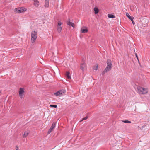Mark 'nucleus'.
<instances>
[{
    "label": "nucleus",
    "instance_id": "obj_1",
    "mask_svg": "<svg viewBox=\"0 0 150 150\" xmlns=\"http://www.w3.org/2000/svg\"><path fill=\"white\" fill-rule=\"evenodd\" d=\"M37 31H32L31 34V39L32 41V43L35 42V40L37 38L38 33Z\"/></svg>",
    "mask_w": 150,
    "mask_h": 150
},
{
    "label": "nucleus",
    "instance_id": "obj_2",
    "mask_svg": "<svg viewBox=\"0 0 150 150\" xmlns=\"http://www.w3.org/2000/svg\"><path fill=\"white\" fill-rule=\"evenodd\" d=\"M138 92L140 94H144L146 93L148 91L146 89L140 87L139 86L137 87Z\"/></svg>",
    "mask_w": 150,
    "mask_h": 150
},
{
    "label": "nucleus",
    "instance_id": "obj_3",
    "mask_svg": "<svg viewBox=\"0 0 150 150\" xmlns=\"http://www.w3.org/2000/svg\"><path fill=\"white\" fill-rule=\"evenodd\" d=\"M16 12L17 13H20L26 11V9L23 7L16 8L15 9Z\"/></svg>",
    "mask_w": 150,
    "mask_h": 150
},
{
    "label": "nucleus",
    "instance_id": "obj_4",
    "mask_svg": "<svg viewBox=\"0 0 150 150\" xmlns=\"http://www.w3.org/2000/svg\"><path fill=\"white\" fill-rule=\"evenodd\" d=\"M66 92V91L64 89L60 90L54 93V95L56 96H57L60 95H63Z\"/></svg>",
    "mask_w": 150,
    "mask_h": 150
},
{
    "label": "nucleus",
    "instance_id": "obj_5",
    "mask_svg": "<svg viewBox=\"0 0 150 150\" xmlns=\"http://www.w3.org/2000/svg\"><path fill=\"white\" fill-rule=\"evenodd\" d=\"M24 93V88H20L19 90V95L21 98H23V95Z\"/></svg>",
    "mask_w": 150,
    "mask_h": 150
},
{
    "label": "nucleus",
    "instance_id": "obj_6",
    "mask_svg": "<svg viewBox=\"0 0 150 150\" xmlns=\"http://www.w3.org/2000/svg\"><path fill=\"white\" fill-rule=\"evenodd\" d=\"M56 125V122H53L52 124V126H51L50 128L49 129L48 132L47 134H49L50 133L52 132V130L53 129L55 128Z\"/></svg>",
    "mask_w": 150,
    "mask_h": 150
},
{
    "label": "nucleus",
    "instance_id": "obj_7",
    "mask_svg": "<svg viewBox=\"0 0 150 150\" xmlns=\"http://www.w3.org/2000/svg\"><path fill=\"white\" fill-rule=\"evenodd\" d=\"M126 16L128 18L131 20L132 21V24L133 25H134L135 24V23L134 22L133 19L134 18L133 17L131 16L127 13H126Z\"/></svg>",
    "mask_w": 150,
    "mask_h": 150
},
{
    "label": "nucleus",
    "instance_id": "obj_8",
    "mask_svg": "<svg viewBox=\"0 0 150 150\" xmlns=\"http://www.w3.org/2000/svg\"><path fill=\"white\" fill-rule=\"evenodd\" d=\"M67 24L69 26H71L73 27H74V26L75 25V24L74 23L70 22V19H69L67 21Z\"/></svg>",
    "mask_w": 150,
    "mask_h": 150
},
{
    "label": "nucleus",
    "instance_id": "obj_9",
    "mask_svg": "<svg viewBox=\"0 0 150 150\" xmlns=\"http://www.w3.org/2000/svg\"><path fill=\"white\" fill-rule=\"evenodd\" d=\"M106 63L107 64V65H109V66H111V67H112V62L110 59H107V60Z\"/></svg>",
    "mask_w": 150,
    "mask_h": 150
},
{
    "label": "nucleus",
    "instance_id": "obj_10",
    "mask_svg": "<svg viewBox=\"0 0 150 150\" xmlns=\"http://www.w3.org/2000/svg\"><path fill=\"white\" fill-rule=\"evenodd\" d=\"M85 67V64L84 62L81 63L80 66V69L82 71H83L84 70V68Z\"/></svg>",
    "mask_w": 150,
    "mask_h": 150
},
{
    "label": "nucleus",
    "instance_id": "obj_11",
    "mask_svg": "<svg viewBox=\"0 0 150 150\" xmlns=\"http://www.w3.org/2000/svg\"><path fill=\"white\" fill-rule=\"evenodd\" d=\"M66 75L68 79H71V77L70 75V73L69 71H67L66 72Z\"/></svg>",
    "mask_w": 150,
    "mask_h": 150
},
{
    "label": "nucleus",
    "instance_id": "obj_12",
    "mask_svg": "<svg viewBox=\"0 0 150 150\" xmlns=\"http://www.w3.org/2000/svg\"><path fill=\"white\" fill-rule=\"evenodd\" d=\"M112 67L111 66H109V65H107L105 69V71H107L108 72L109 71L111 70Z\"/></svg>",
    "mask_w": 150,
    "mask_h": 150
},
{
    "label": "nucleus",
    "instance_id": "obj_13",
    "mask_svg": "<svg viewBox=\"0 0 150 150\" xmlns=\"http://www.w3.org/2000/svg\"><path fill=\"white\" fill-rule=\"evenodd\" d=\"M81 31L82 33H85L88 32V30L87 28H81Z\"/></svg>",
    "mask_w": 150,
    "mask_h": 150
},
{
    "label": "nucleus",
    "instance_id": "obj_14",
    "mask_svg": "<svg viewBox=\"0 0 150 150\" xmlns=\"http://www.w3.org/2000/svg\"><path fill=\"white\" fill-rule=\"evenodd\" d=\"M45 7H48L49 6V0H45V5H44Z\"/></svg>",
    "mask_w": 150,
    "mask_h": 150
},
{
    "label": "nucleus",
    "instance_id": "obj_15",
    "mask_svg": "<svg viewBox=\"0 0 150 150\" xmlns=\"http://www.w3.org/2000/svg\"><path fill=\"white\" fill-rule=\"evenodd\" d=\"M39 2L38 1V0H36L34 1V5L35 6L37 7H38L39 6Z\"/></svg>",
    "mask_w": 150,
    "mask_h": 150
},
{
    "label": "nucleus",
    "instance_id": "obj_16",
    "mask_svg": "<svg viewBox=\"0 0 150 150\" xmlns=\"http://www.w3.org/2000/svg\"><path fill=\"white\" fill-rule=\"evenodd\" d=\"M94 13L95 14H98L99 11V10L97 7H95L94 8Z\"/></svg>",
    "mask_w": 150,
    "mask_h": 150
},
{
    "label": "nucleus",
    "instance_id": "obj_17",
    "mask_svg": "<svg viewBox=\"0 0 150 150\" xmlns=\"http://www.w3.org/2000/svg\"><path fill=\"white\" fill-rule=\"evenodd\" d=\"M108 16L109 18H115V15H113L111 14H108Z\"/></svg>",
    "mask_w": 150,
    "mask_h": 150
},
{
    "label": "nucleus",
    "instance_id": "obj_18",
    "mask_svg": "<svg viewBox=\"0 0 150 150\" xmlns=\"http://www.w3.org/2000/svg\"><path fill=\"white\" fill-rule=\"evenodd\" d=\"M29 133V132L27 131H25L24 132V134L23 135V137H26L27 136Z\"/></svg>",
    "mask_w": 150,
    "mask_h": 150
},
{
    "label": "nucleus",
    "instance_id": "obj_19",
    "mask_svg": "<svg viewBox=\"0 0 150 150\" xmlns=\"http://www.w3.org/2000/svg\"><path fill=\"white\" fill-rule=\"evenodd\" d=\"M122 122L125 123H131V122L130 121L127 120H122Z\"/></svg>",
    "mask_w": 150,
    "mask_h": 150
},
{
    "label": "nucleus",
    "instance_id": "obj_20",
    "mask_svg": "<svg viewBox=\"0 0 150 150\" xmlns=\"http://www.w3.org/2000/svg\"><path fill=\"white\" fill-rule=\"evenodd\" d=\"M88 118V117L87 116H86V117H85L83 118L79 122H82V121H83V120H86Z\"/></svg>",
    "mask_w": 150,
    "mask_h": 150
},
{
    "label": "nucleus",
    "instance_id": "obj_21",
    "mask_svg": "<svg viewBox=\"0 0 150 150\" xmlns=\"http://www.w3.org/2000/svg\"><path fill=\"white\" fill-rule=\"evenodd\" d=\"M62 28L61 26H59L57 29V31L59 32H60L61 31Z\"/></svg>",
    "mask_w": 150,
    "mask_h": 150
},
{
    "label": "nucleus",
    "instance_id": "obj_22",
    "mask_svg": "<svg viewBox=\"0 0 150 150\" xmlns=\"http://www.w3.org/2000/svg\"><path fill=\"white\" fill-rule=\"evenodd\" d=\"M50 107L54 108H57V105H50Z\"/></svg>",
    "mask_w": 150,
    "mask_h": 150
},
{
    "label": "nucleus",
    "instance_id": "obj_23",
    "mask_svg": "<svg viewBox=\"0 0 150 150\" xmlns=\"http://www.w3.org/2000/svg\"><path fill=\"white\" fill-rule=\"evenodd\" d=\"M98 68V65H97L96 66H95L93 68V69L95 70H97Z\"/></svg>",
    "mask_w": 150,
    "mask_h": 150
},
{
    "label": "nucleus",
    "instance_id": "obj_24",
    "mask_svg": "<svg viewBox=\"0 0 150 150\" xmlns=\"http://www.w3.org/2000/svg\"><path fill=\"white\" fill-rule=\"evenodd\" d=\"M62 24V23L61 21H59L58 23V25L59 26H60Z\"/></svg>",
    "mask_w": 150,
    "mask_h": 150
},
{
    "label": "nucleus",
    "instance_id": "obj_25",
    "mask_svg": "<svg viewBox=\"0 0 150 150\" xmlns=\"http://www.w3.org/2000/svg\"><path fill=\"white\" fill-rule=\"evenodd\" d=\"M135 55H136V57L138 61V62H139V64H140V62H139V59H138V56H137V54L136 53L135 54Z\"/></svg>",
    "mask_w": 150,
    "mask_h": 150
},
{
    "label": "nucleus",
    "instance_id": "obj_26",
    "mask_svg": "<svg viewBox=\"0 0 150 150\" xmlns=\"http://www.w3.org/2000/svg\"><path fill=\"white\" fill-rule=\"evenodd\" d=\"M107 71H105V70L104 69V71L102 72V74L103 75H104L105 73L107 72Z\"/></svg>",
    "mask_w": 150,
    "mask_h": 150
},
{
    "label": "nucleus",
    "instance_id": "obj_27",
    "mask_svg": "<svg viewBox=\"0 0 150 150\" xmlns=\"http://www.w3.org/2000/svg\"><path fill=\"white\" fill-rule=\"evenodd\" d=\"M18 146H16V150H19L18 149Z\"/></svg>",
    "mask_w": 150,
    "mask_h": 150
},
{
    "label": "nucleus",
    "instance_id": "obj_28",
    "mask_svg": "<svg viewBox=\"0 0 150 150\" xmlns=\"http://www.w3.org/2000/svg\"><path fill=\"white\" fill-rule=\"evenodd\" d=\"M134 8V7L133 6H130V8L131 9H132V8Z\"/></svg>",
    "mask_w": 150,
    "mask_h": 150
},
{
    "label": "nucleus",
    "instance_id": "obj_29",
    "mask_svg": "<svg viewBox=\"0 0 150 150\" xmlns=\"http://www.w3.org/2000/svg\"><path fill=\"white\" fill-rule=\"evenodd\" d=\"M1 91H0V93H1Z\"/></svg>",
    "mask_w": 150,
    "mask_h": 150
}]
</instances>
